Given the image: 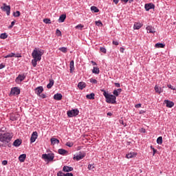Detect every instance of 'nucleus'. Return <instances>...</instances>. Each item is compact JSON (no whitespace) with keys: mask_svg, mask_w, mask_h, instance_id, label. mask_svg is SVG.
I'll use <instances>...</instances> for the list:
<instances>
[{"mask_svg":"<svg viewBox=\"0 0 176 176\" xmlns=\"http://www.w3.org/2000/svg\"><path fill=\"white\" fill-rule=\"evenodd\" d=\"M38 97H41V98H46V95L45 94H40Z\"/></svg>","mask_w":176,"mask_h":176,"instance_id":"nucleus-52","label":"nucleus"},{"mask_svg":"<svg viewBox=\"0 0 176 176\" xmlns=\"http://www.w3.org/2000/svg\"><path fill=\"white\" fill-rule=\"evenodd\" d=\"M96 25H97L98 27H102V22H101V21H96L95 22Z\"/></svg>","mask_w":176,"mask_h":176,"instance_id":"nucleus-39","label":"nucleus"},{"mask_svg":"<svg viewBox=\"0 0 176 176\" xmlns=\"http://www.w3.org/2000/svg\"><path fill=\"white\" fill-rule=\"evenodd\" d=\"M63 98V95L61 94H56L54 96V100H56V101H60Z\"/></svg>","mask_w":176,"mask_h":176,"instance_id":"nucleus-19","label":"nucleus"},{"mask_svg":"<svg viewBox=\"0 0 176 176\" xmlns=\"http://www.w3.org/2000/svg\"><path fill=\"white\" fill-rule=\"evenodd\" d=\"M120 53H124V48L120 47Z\"/></svg>","mask_w":176,"mask_h":176,"instance_id":"nucleus-61","label":"nucleus"},{"mask_svg":"<svg viewBox=\"0 0 176 176\" xmlns=\"http://www.w3.org/2000/svg\"><path fill=\"white\" fill-rule=\"evenodd\" d=\"M113 45H115L116 46H118V45H119V42H118L116 41H113Z\"/></svg>","mask_w":176,"mask_h":176,"instance_id":"nucleus-57","label":"nucleus"},{"mask_svg":"<svg viewBox=\"0 0 176 176\" xmlns=\"http://www.w3.org/2000/svg\"><path fill=\"white\" fill-rule=\"evenodd\" d=\"M89 82L90 83H94V85H97V82H98L97 80L94 78H90Z\"/></svg>","mask_w":176,"mask_h":176,"instance_id":"nucleus-43","label":"nucleus"},{"mask_svg":"<svg viewBox=\"0 0 176 176\" xmlns=\"http://www.w3.org/2000/svg\"><path fill=\"white\" fill-rule=\"evenodd\" d=\"M164 46H166V45L162 43H157L155 44V47H158V48H163L164 47Z\"/></svg>","mask_w":176,"mask_h":176,"instance_id":"nucleus-35","label":"nucleus"},{"mask_svg":"<svg viewBox=\"0 0 176 176\" xmlns=\"http://www.w3.org/2000/svg\"><path fill=\"white\" fill-rule=\"evenodd\" d=\"M103 91V96L106 98V102L108 104H116V96L109 94V92L102 89Z\"/></svg>","mask_w":176,"mask_h":176,"instance_id":"nucleus-1","label":"nucleus"},{"mask_svg":"<svg viewBox=\"0 0 176 176\" xmlns=\"http://www.w3.org/2000/svg\"><path fill=\"white\" fill-rule=\"evenodd\" d=\"M65 19H67V15L64 14H61L58 19V23H64V21H65Z\"/></svg>","mask_w":176,"mask_h":176,"instance_id":"nucleus-23","label":"nucleus"},{"mask_svg":"<svg viewBox=\"0 0 176 176\" xmlns=\"http://www.w3.org/2000/svg\"><path fill=\"white\" fill-rule=\"evenodd\" d=\"M66 146H69V148H72V146H74V143L71 142H67L66 143Z\"/></svg>","mask_w":176,"mask_h":176,"instance_id":"nucleus-44","label":"nucleus"},{"mask_svg":"<svg viewBox=\"0 0 176 176\" xmlns=\"http://www.w3.org/2000/svg\"><path fill=\"white\" fill-rule=\"evenodd\" d=\"M141 106H142V104L140 103H138V104L135 105V108H141Z\"/></svg>","mask_w":176,"mask_h":176,"instance_id":"nucleus-58","label":"nucleus"},{"mask_svg":"<svg viewBox=\"0 0 176 176\" xmlns=\"http://www.w3.org/2000/svg\"><path fill=\"white\" fill-rule=\"evenodd\" d=\"M100 52H102V53H107V49H105V47H101L100 48Z\"/></svg>","mask_w":176,"mask_h":176,"instance_id":"nucleus-48","label":"nucleus"},{"mask_svg":"<svg viewBox=\"0 0 176 176\" xmlns=\"http://www.w3.org/2000/svg\"><path fill=\"white\" fill-rule=\"evenodd\" d=\"M1 9L3 12H6L7 16H10V7L9 6H6V4L4 3Z\"/></svg>","mask_w":176,"mask_h":176,"instance_id":"nucleus-10","label":"nucleus"},{"mask_svg":"<svg viewBox=\"0 0 176 176\" xmlns=\"http://www.w3.org/2000/svg\"><path fill=\"white\" fill-rule=\"evenodd\" d=\"M92 74L98 75V74H100V68H98V67H94V69H92Z\"/></svg>","mask_w":176,"mask_h":176,"instance_id":"nucleus-27","label":"nucleus"},{"mask_svg":"<svg viewBox=\"0 0 176 176\" xmlns=\"http://www.w3.org/2000/svg\"><path fill=\"white\" fill-rule=\"evenodd\" d=\"M91 63L92 65H94V66L97 65V63L94 62V60H91Z\"/></svg>","mask_w":176,"mask_h":176,"instance_id":"nucleus-62","label":"nucleus"},{"mask_svg":"<svg viewBox=\"0 0 176 176\" xmlns=\"http://www.w3.org/2000/svg\"><path fill=\"white\" fill-rule=\"evenodd\" d=\"M157 144H158V145H162L163 144V138L162 136L157 138Z\"/></svg>","mask_w":176,"mask_h":176,"instance_id":"nucleus-33","label":"nucleus"},{"mask_svg":"<svg viewBox=\"0 0 176 176\" xmlns=\"http://www.w3.org/2000/svg\"><path fill=\"white\" fill-rule=\"evenodd\" d=\"M58 153H59V155H65V153H68V151L64 148H59L58 150Z\"/></svg>","mask_w":176,"mask_h":176,"instance_id":"nucleus-28","label":"nucleus"},{"mask_svg":"<svg viewBox=\"0 0 176 176\" xmlns=\"http://www.w3.org/2000/svg\"><path fill=\"white\" fill-rule=\"evenodd\" d=\"M10 57H14V53L11 52L10 54L6 55V56H4L5 58H9Z\"/></svg>","mask_w":176,"mask_h":176,"instance_id":"nucleus-41","label":"nucleus"},{"mask_svg":"<svg viewBox=\"0 0 176 176\" xmlns=\"http://www.w3.org/2000/svg\"><path fill=\"white\" fill-rule=\"evenodd\" d=\"M155 93H158L159 94L163 92V89H162V87H157V85H155Z\"/></svg>","mask_w":176,"mask_h":176,"instance_id":"nucleus-30","label":"nucleus"},{"mask_svg":"<svg viewBox=\"0 0 176 176\" xmlns=\"http://www.w3.org/2000/svg\"><path fill=\"white\" fill-rule=\"evenodd\" d=\"M0 38L1 39H6V38H8V34L6 33H2L0 35Z\"/></svg>","mask_w":176,"mask_h":176,"instance_id":"nucleus-38","label":"nucleus"},{"mask_svg":"<svg viewBox=\"0 0 176 176\" xmlns=\"http://www.w3.org/2000/svg\"><path fill=\"white\" fill-rule=\"evenodd\" d=\"M139 113H140V115H142V113H145V111L141 110V111H140Z\"/></svg>","mask_w":176,"mask_h":176,"instance_id":"nucleus-63","label":"nucleus"},{"mask_svg":"<svg viewBox=\"0 0 176 176\" xmlns=\"http://www.w3.org/2000/svg\"><path fill=\"white\" fill-rule=\"evenodd\" d=\"M20 88L19 87H14L11 89L10 96H19L20 94Z\"/></svg>","mask_w":176,"mask_h":176,"instance_id":"nucleus-7","label":"nucleus"},{"mask_svg":"<svg viewBox=\"0 0 176 176\" xmlns=\"http://www.w3.org/2000/svg\"><path fill=\"white\" fill-rule=\"evenodd\" d=\"M25 157H27V155L25 154H22L19 155V162H21V163H24V162L25 161Z\"/></svg>","mask_w":176,"mask_h":176,"instance_id":"nucleus-22","label":"nucleus"},{"mask_svg":"<svg viewBox=\"0 0 176 176\" xmlns=\"http://www.w3.org/2000/svg\"><path fill=\"white\" fill-rule=\"evenodd\" d=\"M63 171L64 173H69L71 171H74V168L72 166H64L63 168Z\"/></svg>","mask_w":176,"mask_h":176,"instance_id":"nucleus-13","label":"nucleus"},{"mask_svg":"<svg viewBox=\"0 0 176 176\" xmlns=\"http://www.w3.org/2000/svg\"><path fill=\"white\" fill-rule=\"evenodd\" d=\"M38 61H41L36 58H33L32 60V65H33L34 67H36Z\"/></svg>","mask_w":176,"mask_h":176,"instance_id":"nucleus-34","label":"nucleus"},{"mask_svg":"<svg viewBox=\"0 0 176 176\" xmlns=\"http://www.w3.org/2000/svg\"><path fill=\"white\" fill-rule=\"evenodd\" d=\"M93 168H94V165L89 164L88 165V170H93Z\"/></svg>","mask_w":176,"mask_h":176,"instance_id":"nucleus-49","label":"nucleus"},{"mask_svg":"<svg viewBox=\"0 0 176 176\" xmlns=\"http://www.w3.org/2000/svg\"><path fill=\"white\" fill-rule=\"evenodd\" d=\"M38 138V132L34 131L32 133L31 138H30V144H34L35 141H36V139Z\"/></svg>","mask_w":176,"mask_h":176,"instance_id":"nucleus-9","label":"nucleus"},{"mask_svg":"<svg viewBox=\"0 0 176 176\" xmlns=\"http://www.w3.org/2000/svg\"><path fill=\"white\" fill-rule=\"evenodd\" d=\"M65 176H74V174L72 173H65Z\"/></svg>","mask_w":176,"mask_h":176,"instance_id":"nucleus-55","label":"nucleus"},{"mask_svg":"<svg viewBox=\"0 0 176 176\" xmlns=\"http://www.w3.org/2000/svg\"><path fill=\"white\" fill-rule=\"evenodd\" d=\"M168 89H171V90H175V87H173L171 84L168 85Z\"/></svg>","mask_w":176,"mask_h":176,"instance_id":"nucleus-51","label":"nucleus"},{"mask_svg":"<svg viewBox=\"0 0 176 176\" xmlns=\"http://www.w3.org/2000/svg\"><path fill=\"white\" fill-rule=\"evenodd\" d=\"M21 145V140H20L19 139H16L13 142V146H16V148H19V146Z\"/></svg>","mask_w":176,"mask_h":176,"instance_id":"nucleus-20","label":"nucleus"},{"mask_svg":"<svg viewBox=\"0 0 176 176\" xmlns=\"http://www.w3.org/2000/svg\"><path fill=\"white\" fill-rule=\"evenodd\" d=\"M151 148L153 149V156H155V153L157 152V150L156 148H153V146H151Z\"/></svg>","mask_w":176,"mask_h":176,"instance_id":"nucleus-47","label":"nucleus"},{"mask_svg":"<svg viewBox=\"0 0 176 176\" xmlns=\"http://www.w3.org/2000/svg\"><path fill=\"white\" fill-rule=\"evenodd\" d=\"M10 120H12V122H14V121L17 120V116L14 114H12L10 117Z\"/></svg>","mask_w":176,"mask_h":176,"instance_id":"nucleus-36","label":"nucleus"},{"mask_svg":"<svg viewBox=\"0 0 176 176\" xmlns=\"http://www.w3.org/2000/svg\"><path fill=\"white\" fill-rule=\"evenodd\" d=\"M14 24H16V21H13L11 23V25L10 26H8L9 30H12V28H13V26L14 25Z\"/></svg>","mask_w":176,"mask_h":176,"instance_id":"nucleus-45","label":"nucleus"},{"mask_svg":"<svg viewBox=\"0 0 176 176\" xmlns=\"http://www.w3.org/2000/svg\"><path fill=\"white\" fill-rule=\"evenodd\" d=\"M148 34H155L156 29L151 25H148L146 28Z\"/></svg>","mask_w":176,"mask_h":176,"instance_id":"nucleus-12","label":"nucleus"},{"mask_svg":"<svg viewBox=\"0 0 176 176\" xmlns=\"http://www.w3.org/2000/svg\"><path fill=\"white\" fill-rule=\"evenodd\" d=\"M54 85V80L50 79V82L47 85V89H52L53 87V85Z\"/></svg>","mask_w":176,"mask_h":176,"instance_id":"nucleus-26","label":"nucleus"},{"mask_svg":"<svg viewBox=\"0 0 176 176\" xmlns=\"http://www.w3.org/2000/svg\"><path fill=\"white\" fill-rule=\"evenodd\" d=\"M45 53V51L43 50H41L38 47H35L32 53V56L33 58H36V60H42V56H43V54Z\"/></svg>","mask_w":176,"mask_h":176,"instance_id":"nucleus-3","label":"nucleus"},{"mask_svg":"<svg viewBox=\"0 0 176 176\" xmlns=\"http://www.w3.org/2000/svg\"><path fill=\"white\" fill-rule=\"evenodd\" d=\"M142 27V23H135L133 25L134 30H140V28H141Z\"/></svg>","mask_w":176,"mask_h":176,"instance_id":"nucleus-25","label":"nucleus"},{"mask_svg":"<svg viewBox=\"0 0 176 176\" xmlns=\"http://www.w3.org/2000/svg\"><path fill=\"white\" fill-rule=\"evenodd\" d=\"M164 104H166L167 108H173L174 107V102L170 100H164Z\"/></svg>","mask_w":176,"mask_h":176,"instance_id":"nucleus-15","label":"nucleus"},{"mask_svg":"<svg viewBox=\"0 0 176 176\" xmlns=\"http://www.w3.org/2000/svg\"><path fill=\"white\" fill-rule=\"evenodd\" d=\"M78 87L80 90H83L86 87V83L84 82H80L78 84Z\"/></svg>","mask_w":176,"mask_h":176,"instance_id":"nucleus-21","label":"nucleus"},{"mask_svg":"<svg viewBox=\"0 0 176 176\" xmlns=\"http://www.w3.org/2000/svg\"><path fill=\"white\" fill-rule=\"evenodd\" d=\"M6 65L3 63L0 64V69H3Z\"/></svg>","mask_w":176,"mask_h":176,"instance_id":"nucleus-54","label":"nucleus"},{"mask_svg":"<svg viewBox=\"0 0 176 176\" xmlns=\"http://www.w3.org/2000/svg\"><path fill=\"white\" fill-rule=\"evenodd\" d=\"M67 115L68 118L76 117L78 116V115H79V109H74L69 110L67 111Z\"/></svg>","mask_w":176,"mask_h":176,"instance_id":"nucleus-5","label":"nucleus"},{"mask_svg":"<svg viewBox=\"0 0 176 176\" xmlns=\"http://www.w3.org/2000/svg\"><path fill=\"white\" fill-rule=\"evenodd\" d=\"M42 159H43L45 162L50 163V162L54 160V153L43 154Z\"/></svg>","mask_w":176,"mask_h":176,"instance_id":"nucleus-4","label":"nucleus"},{"mask_svg":"<svg viewBox=\"0 0 176 176\" xmlns=\"http://www.w3.org/2000/svg\"><path fill=\"white\" fill-rule=\"evenodd\" d=\"M114 85L116 87H120V84L119 82H115Z\"/></svg>","mask_w":176,"mask_h":176,"instance_id":"nucleus-60","label":"nucleus"},{"mask_svg":"<svg viewBox=\"0 0 176 176\" xmlns=\"http://www.w3.org/2000/svg\"><path fill=\"white\" fill-rule=\"evenodd\" d=\"M20 14H21L20 11H16L13 13L14 17H19Z\"/></svg>","mask_w":176,"mask_h":176,"instance_id":"nucleus-42","label":"nucleus"},{"mask_svg":"<svg viewBox=\"0 0 176 176\" xmlns=\"http://www.w3.org/2000/svg\"><path fill=\"white\" fill-rule=\"evenodd\" d=\"M8 133V128L6 126H3L0 129V134H6Z\"/></svg>","mask_w":176,"mask_h":176,"instance_id":"nucleus-29","label":"nucleus"},{"mask_svg":"<svg viewBox=\"0 0 176 176\" xmlns=\"http://www.w3.org/2000/svg\"><path fill=\"white\" fill-rule=\"evenodd\" d=\"M14 57H16V58H21V54H14Z\"/></svg>","mask_w":176,"mask_h":176,"instance_id":"nucleus-50","label":"nucleus"},{"mask_svg":"<svg viewBox=\"0 0 176 176\" xmlns=\"http://www.w3.org/2000/svg\"><path fill=\"white\" fill-rule=\"evenodd\" d=\"M51 144L52 145H56V144H60V140H58L57 138H51Z\"/></svg>","mask_w":176,"mask_h":176,"instance_id":"nucleus-24","label":"nucleus"},{"mask_svg":"<svg viewBox=\"0 0 176 176\" xmlns=\"http://www.w3.org/2000/svg\"><path fill=\"white\" fill-rule=\"evenodd\" d=\"M69 71L70 73L72 74L74 71H75V66H74V60H71L69 63Z\"/></svg>","mask_w":176,"mask_h":176,"instance_id":"nucleus-18","label":"nucleus"},{"mask_svg":"<svg viewBox=\"0 0 176 176\" xmlns=\"http://www.w3.org/2000/svg\"><path fill=\"white\" fill-rule=\"evenodd\" d=\"M13 138V133L10 132H7L6 133L0 134V142L3 144H9Z\"/></svg>","mask_w":176,"mask_h":176,"instance_id":"nucleus-2","label":"nucleus"},{"mask_svg":"<svg viewBox=\"0 0 176 176\" xmlns=\"http://www.w3.org/2000/svg\"><path fill=\"white\" fill-rule=\"evenodd\" d=\"M43 23H45V24H52V21H50V19H44Z\"/></svg>","mask_w":176,"mask_h":176,"instance_id":"nucleus-40","label":"nucleus"},{"mask_svg":"<svg viewBox=\"0 0 176 176\" xmlns=\"http://www.w3.org/2000/svg\"><path fill=\"white\" fill-rule=\"evenodd\" d=\"M120 93H122V89L120 88L114 89L113 91V96H115V97H119V95L120 94Z\"/></svg>","mask_w":176,"mask_h":176,"instance_id":"nucleus-17","label":"nucleus"},{"mask_svg":"<svg viewBox=\"0 0 176 176\" xmlns=\"http://www.w3.org/2000/svg\"><path fill=\"white\" fill-rule=\"evenodd\" d=\"M137 156V153L131 152L126 155V159H133V157H135Z\"/></svg>","mask_w":176,"mask_h":176,"instance_id":"nucleus-16","label":"nucleus"},{"mask_svg":"<svg viewBox=\"0 0 176 176\" xmlns=\"http://www.w3.org/2000/svg\"><path fill=\"white\" fill-rule=\"evenodd\" d=\"M86 156V153L85 151H80L78 153H76L74 155V160H76L79 162V160H82Z\"/></svg>","mask_w":176,"mask_h":176,"instance_id":"nucleus-6","label":"nucleus"},{"mask_svg":"<svg viewBox=\"0 0 176 176\" xmlns=\"http://www.w3.org/2000/svg\"><path fill=\"white\" fill-rule=\"evenodd\" d=\"M59 50L60 52H62L63 53H67V52L68 51V49L65 47H62L59 48Z\"/></svg>","mask_w":176,"mask_h":176,"instance_id":"nucleus-37","label":"nucleus"},{"mask_svg":"<svg viewBox=\"0 0 176 176\" xmlns=\"http://www.w3.org/2000/svg\"><path fill=\"white\" fill-rule=\"evenodd\" d=\"M91 10L94 12V13H98L100 12V10L96 6H91Z\"/></svg>","mask_w":176,"mask_h":176,"instance_id":"nucleus-32","label":"nucleus"},{"mask_svg":"<svg viewBox=\"0 0 176 176\" xmlns=\"http://www.w3.org/2000/svg\"><path fill=\"white\" fill-rule=\"evenodd\" d=\"M83 27V25L82 24H78L76 26V29H79V28H82Z\"/></svg>","mask_w":176,"mask_h":176,"instance_id":"nucleus-56","label":"nucleus"},{"mask_svg":"<svg viewBox=\"0 0 176 176\" xmlns=\"http://www.w3.org/2000/svg\"><path fill=\"white\" fill-rule=\"evenodd\" d=\"M121 2H123L124 3H127V2H129V0H121Z\"/></svg>","mask_w":176,"mask_h":176,"instance_id":"nucleus-64","label":"nucleus"},{"mask_svg":"<svg viewBox=\"0 0 176 176\" xmlns=\"http://www.w3.org/2000/svg\"><path fill=\"white\" fill-rule=\"evenodd\" d=\"M2 164H3V166H6V164H8V161L7 160H3L2 162Z\"/></svg>","mask_w":176,"mask_h":176,"instance_id":"nucleus-59","label":"nucleus"},{"mask_svg":"<svg viewBox=\"0 0 176 176\" xmlns=\"http://www.w3.org/2000/svg\"><path fill=\"white\" fill-rule=\"evenodd\" d=\"M56 34L58 36H61V31H60V30L58 29L56 30Z\"/></svg>","mask_w":176,"mask_h":176,"instance_id":"nucleus-53","label":"nucleus"},{"mask_svg":"<svg viewBox=\"0 0 176 176\" xmlns=\"http://www.w3.org/2000/svg\"><path fill=\"white\" fill-rule=\"evenodd\" d=\"M43 91V87L40 86L35 89V93L37 94V96H41Z\"/></svg>","mask_w":176,"mask_h":176,"instance_id":"nucleus-14","label":"nucleus"},{"mask_svg":"<svg viewBox=\"0 0 176 176\" xmlns=\"http://www.w3.org/2000/svg\"><path fill=\"white\" fill-rule=\"evenodd\" d=\"M57 176H65V173H63V171L60 170L57 173Z\"/></svg>","mask_w":176,"mask_h":176,"instance_id":"nucleus-46","label":"nucleus"},{"mask_svg":"<svg viewBox=\"0 0 176 176\" xmlns=\"http://www.w3.org/2000/svg\"><path fill=\"white\" fill-rule=\"evenodd\" d=\"M27 76H25V74H19V76L16 78L15 82L16 83H18V85H20L23 80L25 79Z\"/></svg>","mask_w":176,"mask_h":176,"instance_id":"nucleus-8","label":"nucleus"},{"mask_svg":"<svg viewBox=\"0 0 176 176\" xmlns=\"http://www.w3.org/2000/svg\"><path fill=\"white\" fill-rule=\"evenodd\" d=\"M144 9L146 10V12H149L151 9H155V4L152 3H146L144 5Z\"/></svg>","mask_w":176,"mask_h":176,"instance_id":"nucleus-11","label":"nucleus"},{"mask_svg":"<svg viewBox=\"0 0 176 176\" xmlns=\"http://www.w3.org/2000/svg\"><path fill=\"white\" fill-rule=\"evenodd\" d=\"M95 96L96 94H94V93H91L90 94H87L86 97L88 100H94Z\"/></svg>","mask_w":176,"mask_h":176,"instance_id":"nucleus-31","label":"nucleus"}]
</instances>
